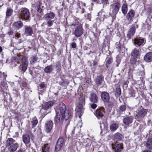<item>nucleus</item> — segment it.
Listing matches in <instances>:
<instances>
[{"instance_id":"473e14b6","label":"nucleus","mask_w":152,"mask_h":152,"mask_svg":"<svg viewBox=\"0 0 152 152\" xmlns=\"http://www.w3.org/2000/svg\"><path fill=\"white\" fill-rule=\"evenodd\" d=\"M104 18L105 14L104 12H99L98 13V18L100 21H103L104 20Z\"/></svg>"},{"instance_id":"9b49d317","label":"nucleus","mask_w":152,"mask_h":152,"mask_svg":"<svg viewBox=\"0 0 152 152\" xmlns=\"http://www.w3.org/2000/svg\"><path fill=\"white\" fill-rule=\"evenodd\" d=\"M101 98L102 100L104 102H108L110 99L109 94L106 92H102L101 94Z\"/></svg>"},{"instance_id":"bf43d9fd","label":"nucleus","mask_w":152,"mask_h":152,"mask_svg":"<svg viewBox=\"0 0 152 152\" xmlns=\"http://www.w3.org/2000/svg\"><path fill=\"white\" fill-rule=\"evenodd\" d=\"M93 64L94 66H96V65H97L96 62H95V61H93Z\"/></svg>"},{"instance_id":"39448f33","label":"nucleus","mask_w":152,"mask_h":152,"mask_svg":"<svg viewBox=\"0 0 152 152\" xmlns=\"http://www.w3.org/2000/svg\"><path fill=\"white\" fill-rule=\"evenodd\" d=\"M147 112V109L143 108H140L137 112L136 117L138 119L143 118L146 115Z\"/></svg>"},{"instance_id":"a18cd8bd","label":"nucleus","mask_w":152,"mask_h":152,"mask_svg":"<svg viewBox=\"0 0 152 152\" xmlns=\"http://www.w3.org/2000/svg\"><path fill=\"white\" fill-rule=\"evenodd\" d=\"M136 58L133 57L132 59L130 60V62L132 64H135L136 62Z\"/></svg>"},{"instance_id":"603ef678","label":"nucleus","mask_w":152,"mask_h":152,"mask_svg":"<svg viewBox=\"0 0 152 152\" xmlns=\"http://www.w3.org/2000/svg\"><path fill=\"white\" fill-rule=\"evenodd\" d=\"M131 93H132V94L131 95V97L135 96V92L134 91H133L132 92L131 91Z\"/></svg>"},{"instance_id":"6ab92c4d","label":"nucleus","mask_w":152,"mask_h":152,"mask_svg":"<svg viewBox=\"0 0 152 152\" xmlns=\"http://www.w3.org/2000/svg\"><path fill=\"white\" fill-rule=\"evenodd\" d=\"M53 104L54 102L52 101L48 102L43 105L42 108L44 110L50 108L53 105Z\"/></svg>"},{"instance_id":"09e8293b","label":"nucleus","mask_w":152,"mask_h":152,"mask_svg":"<svg viewBox=\"0 0 152 152\" xmlns=\"http://www.w3.org/2000/svg\"><path fill=\"white\" fill-rule=\"evenodd\" d=\"M37 9L38 12L40 13L42 11V9L39 6H37Z\"/></svg>"},{"instance_id":"c03bdc74","label":"nucleus","mask_w":152,"mask_h":152,"mask_svg":"<svg viewBox=\"0 0 152 152\" xmlns=\"http://www.w3.org/2000/svg\"><path fill=\"white\" fill-rule=\"evenodd\" d=\"M38 123V121L37 119L34 120L32 121V127H34L36 125H37Z\"/></svg>"},{"instance_id":"052dcab7","label":"nucleus","mask_w":152,"mask_h":152,"mask_svg":"<svg viewBox=\"0 0 152 152\" xmlns=\"http://www.w3.org/2000/svg\"><path fill=\"white\" fill-rule=\"evenodd\" d=\"M76 25V24L75 23H73L72 24H71L70 25H69V26H75Z\"/></svg>"},{"instance_id":"4be33fe9","label":"nucleus","mask_w":152,"mask_h":152,"mask_svg":"<svg viewBox=\"0 0 152 152\" xmlns=\"http://www.w3.org/2000/svg\"><path fill=\"white\" fill-rule=\"evenodd\" d=\"M19 147L18 144L17 143H14L12 145L10 146L8 150L10 152H14Z\"/></svg>"},{"instance_id":"bb28decb","label":"nucleus","mask_w":152,"mask_h":152,"mask_svg":"<svg viewBox=\"0 0 152 152\" xmlns=\"http://www.w3.org/2000/svg\"><path fill=\"white\" fill-rule=\"evenodd\" d=\"M131 55L132 57L137 58L139 56V51L138 49L135 48L132 51Z\"/></svg>"},{"instance_id":"6e6d98bb","label":"nucleus","mask_w":152,"mask_h":152,"mask_svg":"<svg viewBox=\"0 0 152 152\" xmlns=\"http://www.w3.org/2000/svg\"><path fill=\"white\" fill-rule=\"evenodd\" d=\"M25 152V151H23V150L22 149H20L18 150L17 152Z\"/></svg>"},{"instance_id":"aec40b11","label":"nucleus","mask_w":152,"mask_h":152,"mask_svg":"<svg viewBox=\"0 0 152 152\" xmlns=\"http://www.w3.org/2000/svg\"><path fill=\"white\" fill-rule=\"evenodd\" d=\"M95 82L96 84L98 86L101 85L104 82L103 77L101 75L97 76Z\"/></svg>"},{"instance_id":"1a4fd4ad","label":"nucleus","mask_w":152,"mask_h":152,"mask_svg":"<svg viewBox=\"0 0 152 152\" xmlns=\"http://www.w3.org/2000/svg\"><path fill=\"white\" fill-rule=\"evenodd\" d=\"M64 142V139L62 137L59 138L58 140L55 147V151H60L62 146Z\"/></svg>"},{"instance_id":"f3484780","label":"nucleus","mask_w":152,"mask_h":152,"mask_svg":"<svg viewBox=\"0 0 152 152\" xmlns=\"http://www.w3.org/2000/svg\"><path fill=\"white\" fill-rule=\"evenodd\" d=\"M89 99L91 102L93 103H97L98 102V96L95 94L94 93L90 94Z\"/></svg>"},{"instance_id":"c9c22d12","label":"nucleus","mask_w":152,"mask_h":152,"mask_svg":"<svg viewBox=\"0 0 152 152\" xmlns=\"http://www.w3.org/2000/svg\"><path fill=\"white\" fill-rule=\"evenodd\" d=\"M115 150L116 152H120L123 148L122 145L120 144H116L114 147Z\"/></svg>"},{"instance_id":"e433bc0d","label":"nucleus","mask_w":152,"mask_h":152,"mask_svg":"<svg viewBox=\"0 0 152 152\" xmlns=\"http://www.w3.org/2000/svg\"><path fill=\"white\" fill-rule=\"evenodd\" d=\"M126 109V106L124 104L120 106L118 108V111L120 113L124 112Z\"/></svg>"},{"instance_id":"0e129e2a","label":"nucleus","mask_w":152,"mask_h":152,"mask_svg":"<svg viewBox=\"0 0 152 152\" xmlns=\"http://www.w3.org/2000/svg\"><path fill=\"white\" fill-rule=\"evenodd\" d=\"M93 2H96L97 0H91Z\"/></svg>"},{"instance_id":"49530a36","label":"nucleus","mask_w":152,"mask_h":152,"mask_svg":"<svg viewBox=\"0 0 152 152\" xmlns=\"http://www.w3.org/2000/svg\"><path fill=\"white\" fill-rule=\"evenodd\" d=\"M39 86L41 88H43L45 87L46 85L43 82L40 84Z\"/></svg>"},{"instance_id":"a878e982","label":"nucleus","mask_w":152,"mask_h":152,"mask_svg":"<svg viewBox=\"0 0 152 152\" xmlns=\"http://www.w3.org/2000/svg\"><path fill=\"white\" fill-rule=\"evenodd\" d=\"M65 105L63 103H60L59 105V110L60 112V114H61L66 111Z\"/></svg>"},{"instance_id":"e2e57ef3","label":"nucleus","mask_w":152,"mask_h":152,"mask_svg":"<svg viewBox=\"0 0 152 152\" xmlns=\"http://www.w3.org/2000/svg\"><path fill=\"white\" fill-rule=\"evenodd\" d=\"M20 115V113H18V116H15V117H18V116Z\"/></svg>"},{"instance_id":"7c9ffc66","label":"nucleus","mask_w":152,"mask_h":152,"mask_svg":"<svg viewBox=\"0 0 152 152\" xmlns=\"http://www.w3.org/2000/svg\"><path fill=\"white\" fill-rule=\"evenodd\" d=\"M15 141L12 138H9L7 140L6 146H9L12 145L13 143L15 142Z\"/></svg>"},{"instance_id":"dca6fc26","label":"nucleus","mask_w":152,"mask_h":152,"mask_svg":"<svg viewBox=\"0 0 152 152\" xmlns=\"http://www.w3.org/2000/svg\"><path fill=\"white\" fill-rule=\"evenodd\" d=\"M55 17V14L53 12H50L45 15L43 18L46 20H50L53 19Z\"/></svg>"},{"instance_id":"9d476101","label":"nucleus","mask_w":152,"mask_h":152,"mask_svg":"<svg viewBox=\"0 0 152 152\" xmlns=\"http://www.w3.org/2000/svg\"><path fill=\"white\" fill-rule=\"evenodd\" d=\"M120 4L119 2L113 3L111 5L112 12L115 15L117 14L120 8Z\"/></svg>"},{"instance_id":"b1692460","label":"nucleus","mask_w":152,"mask_h":152,"mask_svg":"<svg viewBox=\"0 0 152 152\" xmlns=\"http://www.w3.org/2000/svg\"><path fill=\"white\" fill-rule=\"evenodd\" d=\"M39 58L37 56H32L30 58V62L31 64L34 65L35 63L39 62Z\"/></svg>"},{"instance_id":"f8f14e48","label":"nucleus","mask_w":152,"mask_h":152,"mask_svg":"<svg viewBox=\"0 0 152 152\" xmlns=\"http://www.w3.org/2000/svg\"><path fill=\"white\" fill-rule=\"evenodd\" d=\"M135 15V12L132 10H130L126 16V18L128 21L129 22H131Z\"/></svg>"},{"instance_id":"774afa93","label":"nucleus","mask_w":152,"mask_h":152,"mask_svg":"<svg viewBox=\"0 0 152 152\" xmlns=\"http://www.w3.org/2000/svg\"><path fill=\"white\" fill-rule=\"evenodd\" d=\"M85 5H86L85 4V3H84V6H85Z\"/></svg>"},{"instance_id":"20e7f679","label":"nucleus","mask_w":152,"mask_h":152,"mask_svg":"<svg viewBox=\"0 0 152 152\" xmlns=\"http://www.w3.org/2000/svg\"><path fill=\"white\" fill-rule=\"evenodd\" d=\"M20 15L21 18L24 20H28L30 17L29 12L26 8H22L21 9Z\"/></svg>"},{"instance_id":"37998d69","label":"nucleus","mask_w":152,"mask_h":152,"mask_svg":"<svg viewBox=\"0 0 152 152\" xmlns=\"http://www.w3.org/2000/svg\"><path fill=\"white\" fill-rule=\"evenodd\" d=\"M48 21L47 24L48 27H51L53 24V21L51 20H47Z\"/></svg>"},{"instance_id":"4468645a","label":"nucleus","mask_w":152,"mask_h":152,"mask_svg":"<svg viewBox=\"0 0 152 152\" xmlns=\"http://www.w3.org/2000/svg\"><path fill=\"white\" fill-rule=\"evenodd\" d=\"M133 119V117L132 116H127L124 118L123 122L125 125L129 126V124L132 122Z\"/></svg>"},{"instance_id":"72a5a7b5","label":"nucleus","mask_w":152,"mask_h":152,"mask_svg":"<svg viewBox=\"0 0 152 152\" xmlns=\"http://www.w3.org/2000/svg\"><path fill=\"white\" fill-rule=\"evenodd\" d=\"M53 70L52 66L50 65L46 67L44 69V71L45 72L47 73H50Z\"/></svg>"},{"instance_id":"4c0bfd02","label":"nucleus","mask_w":152,"mask_h":152,"mask_svg":"<svg viewBox=\"0 0 152 152\" xmlns=\"http://www.w3.org/2000/svg\"><path fill=\"white\" fill-rule=\"evenodd\" d=\"M118 125L116 123L112 124L110 127V129L111 131H115L118 128Z\"/></svg>"},{"instance_id":"c756f323","label":"nucleus","mask_w":152,"mask_h":152,"mask_svg":"<svg viewBox=\"0 0 152 152\" xmlns=\"http://www.w3.org/2000/svg\"><path fill=\"white\" fill-rule=\"evenodd\" d=\"M122 139V135L119 133H117L114 135V139L115 140L119 141Z\"/></svg>"},{"instance_id":"f704fd0d","label":"nucleus","mask_w":152,"mask_h":152,"mask_svg":"<svg viewBox=\"0 0 152 152\" xmlns=\"http://www.w3.org/2000/svg\"><path fill=\"white\" fill-rule=\"evenodd\" d=\"M107 127V124L106 122H102L100 124V128L101 130H105Z\"/></svg>"},{"instance_id":"a19ab883","label":"nucleus","mask_w":152,"mask_h":152,"mask_svg":"<svg viewBox=\"0 0 152 152\" xmlns=\"http://www.w3.org/2000/svg\"><path fill=\"white\" fill-rule=\"evenodd\" d=\"M121 91L120 88H117L116 89L115 95L116 96H119L121 94Z\"/></svg>"},{"instance_id":"58836bf2","label":"nucleus","mask_w":152,"mask_h":152,"mask_svg":"<svg viewBox=\"0 0 152 152\" xmlns=\"http://www.w3.org/2000/svg\"><path fill=\"white\" fill-rule=\"evenodd\" d=\"M49 145L48 144L45 145L42 147V152H48L49 151Z\"/></svg>"},{"instance_id":"f03ea898","label":"nucleus","mask_w":152,"mask_h":152,"mask_svg":"<svg viewBox=\"0 0 152 152\" xmlns=\"http://www.w3.org/2000/svg\"><path fill=\"white\" fill-rule=\"evenodd\" d=\"M85 101L82 99L79 103L77 104V107L76 108V111L77 115L78 116L79 118H80L81 116L83 115V113L84 108L83 105H85Z\"/></svg>"},{"instance_id":"69168bd1","label":"nucleus","mask_w":152,"mask_h":152,"mask_svg":"<svg viewBox=\"0 0 152 152\" xmlns=\"http://www.w3.org/2000/svg\"><path fill=\"white\" fill-rule=\"evenodd\" d=\"M23 86H24V87H25L26 86V84L25 83L23 85Z\"/></svg>"},{"instance_id":"8fccbe9b","label":"nucleus","mask_w":152,"mask_h":152,"mask_svg":"<svg viewBox=\"0 0 152 152\" xmlns=\"http://www.w3.org/2000/svg\"><path fill=\"white\" fill-rule=\"evenodd\" d=\"M76 43L75 42H72L71 44L72 47V48H75L76 47Z\"/></svg>"},{"instance_id":"864d4df0","label":"nucleus","mask_w":152,"mask_h":152,"mask_svg":"<svg viewBox=\"0 0 152 152\" xmlns=\"http://www.w3.org/2000/svg\"><path fill=\"white\" fill-rule=\"evenodd\" d=\"M102 2L104 4H107L108 0H101Z\"/></svg>"},{"instance_id":"a211bd4d","label":"nucleus","mask_w":152,"mask_h":152,"mask_svg":"<svg viewBox=\"0 0 152 152\" xmlns=\"http://www.w3.org/2000/svg\"><path fill=\"white\" fill-rule=\"evenodd\" d=\"M135 32V28L134 27L131 28L129 30L127 34V37L130 39L134 35Z\"/></svg>"},{"instance_id":"412c9836","label":"nucleus","mask_w":152,"mask_h":152,"mask_svg":"<svg viewBox=\"0 0 152 152\" xmlns=\"http://www.w3.org/2000/svg\"><path fill=\"white\" fill-rule=\"evenodd\" d=\"M144 59L146 61L148 62L152 61V52L147 53L144 56Z\"/></svg>"},{"instance_id":"680f3d73","label":"nucleus","mask_w":152,"mask_h":152,"mask_svg":"<svg viewBox=\"0 0 152 152\" xmlns=\"http://www.w3.org/2000/svg\"><path fill=\"white\" fill-rule=\"evenodd\" d=\"M2 48L0 46V52H1L2 51Z\"/></svg>"},{"instance_id":"cd10ccee","label":"nucleus","mask_w":152,"mask_h":152,"mask_svg":"<svg viewBox=\"0 0 152 152\" xmlns=\"http://www.w3.org/2000/svg\"><path fill=\"white\" fill-rule=\"evenodd\" d=\"M13 25L15 28L19 29L23 26V23L21 21H19L14 23Z\"/></svg>"},{"instance_id":"de8ad7c7","label":"nucleus","mask_w":152,"mask_h":152,"mask_svg":"<svg viewBox=\"0 0 152 152\" xmlns=\"http://www.w3.org/2000/svg\"><path fill=\"white\" fill-rule=\"evenodd\" d=\"M91 107L92 108L94 109L96 107L97 105L95 103H94L91 104Z\"/></svg>"},{"instance_id":"f257e3e1","label":"nucleus","mask_w":152,"mask_h":152,"mask_svg":"<svg viewBox=\"0 0 152 152\" xmlns=\"http://www.w3.org/2000/svg\"><path fill=\"white\" fill-rule=\"evenodd\" d=\"M72 113L69 110H67L64 113L60 114L59 112H56V115L54 119L56 123L62 122L66 128L69 124V121L68 119L71 117Z\"/></svg>"},{"instance_id":"ea45409f","label":"nucleus","mask_w":152,"mask_h":152,"mask_svg":"<svg viewBox=\"0 0 152 152\" xmlns=\"http://www.w3.org/2000/svg\"><path fill=\"white\" fill-rule=\"evenodd\" d=\"M13 13V10L11 8H7L6 12V16L9 17Z\"/></svg>"},{"instance_id":"2f4dec72","label":"nucleus","mask_w":152,"mask_h":152,"mask_svg":"<svg viewBox=\"0 0 152 152\" xmlns=\"http://www.w3.org/2000/svg\"><path fill=\"white\" fill-rule=\"evenodd\" d=\"M121 10L122 13L124 15H125L126 14L128 10V6L126 3L124 4H123L121 8Z\"/></svg>"},{"instance_id":"79ce46f5","label":"nucleus","mask_w":152,"mask_h":152,"mask_svg":"<svg viewBox=\"0 0 152 152\" xmlns=\"http://www.w3.org/2000/svg\"><path fill=\"white\" fill-rule=\"evenodd\" d=\"M0 76L2 78L3 80L5 79L7 77V75L6 74L5 72L3 73L0 72Z\"/></svg>"},{"instance_id":"13d9d810","label":"nucleus","mask_w":152,"mask_h":152,"mask_svg":"<svg viewBox=\"0 0 152 152\" xmlns=\"http://www.w3.org/2000/svg\"><path fill=\"white\" fill-rule=\"evenodd\" d=\"M150 150H146L143 151L142 152H152V151Z\"/></svg>"},{"instance_id":"ddd939ff","label":"nucleus","mask_w":152,"mask_h":152,"mask_svg":"<svg viewBox=\"0 0 152 152\" xmlns=\"http://www.w3.org/2000/svg\"><path fill=\"white\" fill-rule=\"evenodd\" d=\"M53 127V121L51 120H49L45 123V128L46 131L47 132H50Z\"/></svg>"},{"instance_id":"7ed1b4c3","label":"nucleus","mask_w":152,"mask_h":152,"mask_svg":"<svg viewBox=\"0 0 152 152\" xmlns=\"http://www.w3.org/2000/svg\"><path fill=\"white\" fill-rule=\"evenodd\" d=\"M34 138L33 134L31 132H28L23 135L22 140L25 144H27L30 143V139L33 140Z\"/></svg>"},{"instance_id":"423d86ee","label":"nucleus","mask_w":152,"mask_h":152,"mask_svg":"<svg viewBox=\"0 0 152 152\" xmlns=\"http://www.w3.org/2000/svg\"><path fill=\"white\" fill-rule=\"evenodd\" d=\"M28 66V59L27 57L24 56L22 58V64L20 66V69L25 72L27 69Z\"/></svg>"},{"instance_id":"c85d7f7f","label":"nucleus","mask_w":152,"mask_h":152,"mask_svg":"<svg viewBox=\"0 0 152 152\" xmlns=\"http://www.w3.org/2000/svg\"><path fill=\"white\" fill-rule=\"evenodd\" d=\"M105 65L106 67H109V65L113 61V59L111 57H108L106 58L105 61Z\"/></svg>"},{"instance_id":"338daca9","label":"nucleus","mask_w":152,"mask_h":152,"mask_svg":"<svg viewBox=\"0 0 152 152\" xmlns=\"http://www.w3.org/2000/svg\"><path fill=\"white\" fill-rule=\"evenodd\" d=\"M74 131H75V129L73 130L72 132V133H74Z\"/></svg>"},{"instance_id":"393cba45","label":"nucleus","mask_w":152,"mask_h":152,"mask_svg":"<svg viewBox=\"0 0 152 152\" xmlns=\"http://www.w3.org/2000/svg\"><path fill=\"white\" fill-rule=\"evenodd\" d=\"M146 148L149 150H152V138L148 139L145 144Z\"/></svg>"},{"instance_id":"3c124183","label":"nucleus","mask_w":152,"mask_h":152,"mask_svg":"<svg viewBox=\"0 0 152 152\" xmlns=\"http://www.w3.org/2000/svg\"><path fill=\"white\" fill-rule=\"evenodd\" d=\"M21 59V58L18 55L16 57L15 59L17 61H19Z\"/></svg>"},{"instance_id":"6e6552de","label":"nucleus","mask_w":152,"mask_h":152,"mask_svg":"<svg viewBox=\"0 0 152 152\" xmlns=\"http://www.w3.org/2000/svg\"><path fill=\"white\" fill-rule=\"evenodd\" d=\"M104 110L105 109L103 107H101L96 110V115L97 118L99 119L102 118L105 113Z\"/></svg>"},{"instance_id":"0eeeda50","label":"nucleus","mask_w":152,"mask_h":152,"mask_svg":"<svg viewBox=\"0 0 152 152\" xmlns=\"http://www.w3.org/2000/svg\"><path fill=\"white\" fill-rule=\"evenodd\" d=\"M83 33V29L82 26H78L75 29L74 34L77 37L81 36Z\"/></svg>"},{"instance_id":"4d7b16f0","label":"nucleus","mask_w":152,"mask_h":152,"mask_svg":"<svg viewBox=\"0 0 152 152\" xmlns=\"http://www.w3.org/2000/svg\"><path fill=\"white\" fill-rule=\"evenodd\" d=\"M15 37H17V38H19L20 37V34L18 33H17L15 35Z\"/></svg>"},{"instance_id":"2eb2a0df","label":"nucleus","mask_w":152,"mask_h":152,"mask_svg":"<svg viewBox=\"0 0 152 152\" xmlns=\"http://www.w3.org/2000/svg\"><path fill=\"white\" fill-rule=\"evenodd\" d=\"M25 34L26 36H31L33 34L32 28L30 26H25Z\"/></svg>"},{"instance_id":"5701e85b","label":"nucleus","mask_w":152,"mask_h":152,"mask_svg":"<svg viewBox=\"0 0 152 152\" xmlns=\"http://www.w3.org/2000/svg\"><path fill=\"white\" fill-rule=\"evenodd\" d=\"M133 42L134 45H137L140 46L144 43V40L140 38H136L134 39Z\"/></svg>"},{"instance_id":"5fc2aeb1","label":"nucleus","mask_w":152,"mask_h":152,"mask_svg":"<svg viewBox=\"0 0 152 152\" xmlns=\"http://www.w3.org/2000/svg\"><path fill=\"white\" fill-rule=\"evenodd\" d=\"M13 33V32L12 31H10L8 32L7 34L9 35H12V34Z\"/></svg>"}]
</instances>
